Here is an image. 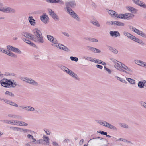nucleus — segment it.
I'll return each mask as SVG.
<instances>
[{"label":"nucleus","mask_w":146,"mask_h":146,"mask_svg":"<svg viewBox=\"0 0 146 146\" xmlns=\"http://www.w3.org/2000/svg\"><path fill=\"white\" fill-rule=\"evenodd\" d=\"M1 85L5 87L14 88L17 86L16 82L13 80L4 78L0 81Z\"/></svg>","instance_id":"obj_1"},{"label":"nucleus","mask_w":146,"mask_h":146,"mask_svg":"<svg viewBox=\"0 0 146 146\" xmlns=\"http://www.w3.org/2000/svg\"><path fill=\"white\" fill-rule=\"evenodd\" d=\"M115 64L114 67L119 71L123 72L126 73L128 74L129 72H132V70L120 62Z\"/></svg>","instance_id":"obj_2"},{"label":"nucleus","mask_w":146,"mask_h":146,"mask_svg":"<svg viewBox=\"0 0 146 146\" xmlns=\"http://www.w3.org/2000/svg\"><path fill=\"white\" fill-rule=\"evenodd\" d=\"M60 68L62 70L69 74L71 76L74 78L76 80H80V78L77 75L67 68L64 66L61 65L60 66Z\"/></svg>","instance_id":"obj_3"},{"label":"nucleus","mask_w":146,"mask_h":146,"mask_svg":"<svg viewBox=\"0 0 146 146\" xmlns=\"http://www.w3.org/2000/svg\"><path fill=\"white\" fill-rule=\"evenodd\" d=\"M3 4L0 2V11L5 13H15L16 11L15 9L7 6L3 7Z\"/></svg>","instance_id":"obj_4"},{"label":"nucleus","mask_w":146,"mask_h":146,"mask_svg":"<svg viewBox=\"0 0 146 146\" xmlns=\"http://www.w3.org/2000/svg\"><path fill=\"white\" fill-rule=\"evenodd\" d=\"M128 27L130 30L136 33L137 35L146 38V34L143 32L131 25L128 26Z\"/></svg>","instance_id":"obj_5"},{"label":"nucleus","mask_w":146,"mask_h":146,"mask_svg":"<svg viewBox=\"0 0 146 146\" xmlns=\"http://www.w3.org/2000/svg\"><path fill=\"white\" fill-rule=\"evenodd\" d=\"M67 12L74 19L78 22H80L81 20L79 16L71 9L67 8Z\"/></svg>","instance_id":"obj_6"},{"label":"nucleus","mask_w":146,"mask_h":146,"mask_svg":"<svg viewBox=\"0 0 146 146\" xmlns=\"http://www.w3.org/2000/svg\"><path fill=\"white\" fill-rule=\"evenodd\" d=\"M49 138L47 136L44 135L43 138L39 140L38 141H37L35 143V144H42L49 145Z\"/></svg>","instance_id":"obj_7"},{"label":"nucleus","mask_w":146,"mask_h":146,"mask_svg":"<svg viewBox=\"0 0 146 146\" xmlns=\"http://www.w3.org/2000/svg\"><path fill=\"white\" fill-rule=\"evenodd\" d=\"M98 123L108 128L117 131V129L113 125L104 121H102L98 122Z\"/></svg>","instance_id":"obj_8"},{"label":"nucleus","mask_w":146,"mask_h":146,"mask_svg":"<svg viewBox=\"0 0 146 146\" xmlns=\"http://www.w3.org/2000/svg\"><path fill=\"white\" fill-rule=\"evenodd\" d=\"M32 40L39 43H43L44 42L42 35L40 36H37L36 37H34V36H33Z\"/></svg>","instance_id":"obj_9"},{"label":"nucleus","mask_w":146,"mask_h":146,"mask_svg":"<svg viewBox=\"0 0 146 146\" xmlns=\"http://www.w3.org/2000/svg\"><path fill=\"white\" fill-rule=\"evenodd\" d=\"M7 49L9 51H11L18 54H21V51L18 48L12 46L10 45L7 46Z\"/></svg>","instance_id":"obj_10"},{"label":"nucleus","mask_w":146,"mask_h":146,"mask_svg":"<svg viewBox=\"0 0 146 146\" xmlns=\"http://www.w3.org/2000/svg\"><path fill=\"white\" fill-rule=\"evenodd\" d=\"M66 6V7L65 8L66 11H67V8H68L69 9H71L69 7H70L71 8L74 7L76 6V4L75 1L67 2L65 3Z\"/></svg>","instance_id":"obj_11"},{"label":"nucleus","mask_w":146,"mask_h":146,"mask_svg":"<svg viewBox=\"0 0 146 146\" xmlns=\"http://www.w3.org/2000/svg\"><path fill=\"white\" fill-rule=\"evenodd\" d=\"M47 37L48 40L52 43V45L53 46L55 44L58 42V41L56 39L50 35H47Z\"/></svg>","instance_id":"obj_12"},{"label":"nucleus","mask_w":146,"mask_h":146,"mask_svg":"<svg viewBox=\"0 0 146 146\" xmlns=\"http://www.w3.org/2000/svg\"><path fill=\"white\" fill-rule=\"evenodd\" d=\"M19 107L25 110L29 111H33L35 110L34 108L31 106L25 105H21L19 106Z\"/></svg>","instance_id":"obj_13"},{"label":"nucleus","mask_w":146,"mask_h":146,"mask_svg":"<svg viewBox=\"0 0 146 146\" xmlns=\"http://www.w3.org/2000/svg\"><path fill=\"white\" fill-rule=\"evenodd\" d=\"M49 15L55 21H57L59 20V18L56 14L51 9L49 10Z\"/></svg>","instance_id":"obj_14"},{"label":"nucleus","mask_w":146,"mask_h":146,"mask_svg":"<svg viewBox=\"0 0 146 146\" xmlns=\"http://www.w3.org/2000/svg\"><path fill=\"white\" fill-rule=\"evenodd\" d=\"M123 15V19H124L129 20L133 18L134 16L133 14L131 13H126Z\"/></svg>","instance_id":"obj_15"},{"label":"nucleus","mask_w":146,"mask_h":146,"mask_svg":"<svg viewBox=\"0 0 146 146\" xmlns=\"http://www.w3.org/2000/svg\"><path fill=\"white\" fill-rule=\"evenodd\" d=\"M32 31L33 34V35L34 36V37H36L42 35L41 31L36 28L34 29Z\"/></svg>","instance_id":"obj_16"},{"label":"nucleus","mask_w":146,"mask_h":146,"mask_svg":"<svg viewBox=\"0 0 146 146\" xmlns=\"http://www.w3.org/2000/svg\"><path fill=\"white\" fill-rule=\"evenodd\" d=\"M49 18L48 16L45 14H44L40 16L41 20L45 23H47Z\"/></svg>","instance_id":"obj_17"},{"label":"nucleus","mask_w":146,"mask_h":146,"mask_svg":"<svg viewBox=\"0 0 146 146\" xmlns=\"http://www.w3.org/2000/svg\"><path fill=\"white\" fill-rule=\"evenodd\" d=\"M22 35L24 37L27 38H29L30 39L32 40L33 35L32 34L29 33L25 32L23 33Z\"/></svg>","instance_id":"obj_18"},{"label":"nucleus","mask_w":146,"mask_h":146,"mask_svg":"<svg viewBox=\"0 0 146 146\" xmlns=\"http://www.w3.org/2000/svg\"><path fill=\"white\" fill-rule=\"evenodd\" d=\"M87 47L89 50L93 52L97 53H100L101 52V51L100 50L95 48L89 46H87Z\"/></svg>","instance_id":"obj_19"},{"label":"nucleus","mask_w":146,"mask_h":146,"mask_svg":"<svg viewBox=\"0 0 146 146\" xmlns=\"http://www.w3.org/2000/svg\"><path fill=\"white\" fill-rule=\"evenodd\" d=\"M110 36L112 37H116L119 36H120V33L117 31H111L110 32Z\"/></svg>","instance_id":"obj_20"},{"label":"nucleus","mask_w":146,"mask_h":146,"mask_svg":"<svg viewBox=\"0 0 146 146\" xmlns=\"http://www.w3.org/2000/svg\"><path fill=\"white\" fill-rule=\"evenodd\" d=\"M33 85L38 86L39 85L38 83L31 78H29L28 83Z\"/></svg>","instance_id":"obj_21"},{"label":"nucleus","mask_w":146,"mask_h":146,"mask_svg":"<svg viewBox=\"0 0 146 146\" xmlns=\"http://www.w3.org/2000/svg\"><path fill=\"white\" fill-rule=\"evenodd\" d=\"M138 86L140 88H143L144 86H146V81L145 80L139 81L138 84Z\"/></svg>","instance_id":"obj_22"},{"label":"nucleus","mask_w":146,"mask_h":146,"mask_svg":"<svg viewBox=\"0 0 146 146\" xmlns=\"http://www.w3.org/2000/svg\"><path fill=\"white\" fill-rule=\"evenodd\" d=\"M28 20L31 25L33 26L35 25L36 24L35 21L32 16H29Z\"/></svg>","instance_id":"obj_23"},{"label":"nucleus","mask_w":146,"mask_h":146,"mask_svg":"<svg viewBox=\"0 0 146 146\" xmlns=\"http://www.w3.org/2000/svg\"><path fill=\"white\" fill-rule=\"evenodd\" d=\"M126 8L130 12L134 13H136L138 11L137 9L130 6H127Z\"/></svg>","instance_id":"obj_24"},{"label":"nucleus","mask_w":146,"mask_h":146,"mask_svg":"<svg viewBox=\"0 0 146 146\" xmlns=\"http://www.w3.org/2000/svg\"><path fill=\"white\" fill-rule=\"evenodd\" d=\"M22 39L24 41L31 46L34 47L36 46L35 45L34 43L27 39L25 38H22Z\"/></svg>","instance_id":"obj_25"},{"label":"nucleus","mask_w":146,"mask_h":146,"mask_svg":"<svg viewBox=\"0 0 146 146\" xmlns=\"http://www.w3.org/2000/svg\"><path fill=\"white\" fill-rule=\"evenodd\" d=\"M131 39L133 40V41L140 44H142L143 43V41L139 39L133 35Z\"/></svg>","instance_id":"obj_26"},{"label":"nucleus","mask_w":146,"mask_h":146,"mask_svg":"<svg viewBox=\"0 0 146 146\" xmlns=\"http://www.w3.org/2000/svg\"><path fill=\"white\" fill-rule=\"evenodd\" d=\"M90 22L91 23L97 27H99L100 26V24L96 19H94L90 21Z\"/></svg>","instance_id":"obj_27"},{"label":"nucleus","mask_w":146,"mask_h":146,"mask_svg":"<svg viewBox=\"0 0 146 146\" xmlns=\"http://www.w3.org/2000/svg\"><path fill=\"white\" fill-rule=\"evenodd\" d=\"M113 23V25H115L123 26L125 25V24L123 23L116 21H114Z\"/></svg>","instance_id":"obj_28"},{"label":"nucleus","mask_w":146,"mask_h":146,"mask_svg":"<svg viewBox=\"0 0 146 146\" xmlns=\"http://www.w3.org/2000/svg\"><path fill=\"white\" fill-rule=\"evenodd\" d=\"M123 35L131 39L133 35L129 33L126 32L124 31L123 32Z\"/></svg>","instance_id":"obj_29"},{"label":"nucleus","mask_w":146,"mask_h":146,"mask_svg":"<svg viewBox=\"0 0 146 146\" xmlns=\"http://www.w3.org/2000/svg\"><path fill=\"white\" fill-rule=\"evenodd\" d=\"M83 58L87 60L90 61L94 62H95V61L96 60V59L95 58L88 56H84L83 57Z\"/></svg>","instance_id":"obj_30"},{"label":"nucleus","mask_w":146,"mask_h":146,"mask_svg":"<svg viewBox=\"0 0 146 146\" xmlns=\"http://www.w3.org/2000/svg\"><path fill=\"white\" fill-rule=\"evenodd\" d=\"M108 13L110 14L112 17H114L115 16L116 14L117 13L115 11L112 10H107Z\"/></svg>","instance_id":"obj_31"},{"label":"nucleus","mask_w":146,"mask_h":146,"mask_svg":"<svg viewBox=\"0 0 146 146\" xmlns=\"http://www.w3.org/2000/svg\"><path fill=\"white\" fill-rule=\"evenodd\" d=\"M58 42H57L53 46L58 48L60 49H62V47L63 46V45L61 44H58Z\"/></svg>","instance_id":"obj_32"},{"label":"nucleus","mask_w":146,"mask_h":146,"mask_svg":"<svg viewBox=\"0 0 146 146\" xmlns=\"http://www.w3.org/2000/svg\"><path fill=\"white\" fill-rule=\"evenodd\" d=\"M109 49L111 52L114 54H117L118 52V50L114 48H112L111 47H110Z\"/></svg>","instance_id":"obj_33"},{"label":"nucleus","mask_w":146,"mask_h":146,"mask_svg":"<svg viewBox=\"0 0 146 146\" xmlns=\"http://www.w3.org/2000/svg\"><path fill=\"white\" fill-rule=\"evenodd\" d=\"M95 62L96 63H99L104 65H106V63L99 60H96Z\"/></svg>","instance_id":"obj_34"},{"label":"nucleus","mask_w":146,"mask_h":146,"mask_svg":"<svg viewBox=\"0 0 146 146\" xmlns=\"http://www.w3.org/2000/svg\"><path fill=\"white\" fill-rule=\"evenodd\" d=\"M7 55L12 57H13L15 58H16L17 57V55L9 51L8 52Z\"/></svg>","instance_id":"obj_35"},{"label":"nucleus","mask_w":146,"mask_h":146,"mask_svg":"<svg viewBox=\"0 0 146 146\" xmlns=\"http://www.w3.org/2000/svg\"><path fill=\"white\" fill-rule=\"evenodd\" d=\"M126 79L128 81V82L131 84H134L135 83V80L131 78H127Z\"/></svg>","instance_id":"obj_36"},{"label":"nucleus","mask_w":146,"mask_h":146,"mask_svg":"<svg viewBox=\"0 0 146 146\" xmlns=\"http://www.w3.org/2000/svg\"><path fill=\"white\" fill-rule=\"evenodd\" d=\"M137 5L143 8H146V5L143 2H141L140 1V3Z\"/></svg>","instance_id":"obj_37"},{"label":"nucleus","mask_w":146,"mask_h":146,"mask_svg":"<svg viewBox=\"0 0 146 146\" xmlns=\"http://www.w3.org/2000/svg\"><path fill=\"white\" fill-rule=\"evenodd\" d=\"M124 15L123 14H117L116 13L115 17L123 19Z\"/></svg>","instance_id":"obj_38"},{"label":"nucleus","mask_w":146,"mask_h":146,"mask_svg":"<svg viewBox=\"0 0 146 146\" xmlns=\"http://www.w3.org/2000/svg\"><path fill=\"white\" fill-rule=\"evenodd\" d=\"M140 66L146 68V62L141 61Z\"/></svg>","instance_id":"obj_39"},{"label":"nucleus","mask_w":146,"mask_h":146,"mask_svg":"<svg viewBox=\"0 0 146 146\" xmlns=\"http://www.w3.org/2000/svg\"><path fill=\"white\" fill-rule=\"evenodd\" d=\"M120 125L121 127H123L125 128H128L129 127L128 125L125 123H121L120 124Z\"/></svg>","instance_id":"obj_40"},{"label":"nucleus","mask_w":146,"mask_h":146,"mask_svg":"<svg viewBox=\"0 0 146 146\" xmlns=\"http://www.w3.org/2000/svg\"><path fill=\"white\" fill-rule=\"evenodd\" d=\"M141 105L143 107L145 108L146 109V103L143 102L141 101L140 102Z\"/></svg>","instance_id":"obj_41"},{"label":"nucleus","mask_w":146,"mask_h":146,"mask_svg":"<svg viewBox=\"0 0 146 146\" xmlns=\"http://www.w3.org/2000/svg\"><path fill=\"white\" fill-rule=\"evenodd\" d=\"M5 94L6 95H9L11 97L14 96V94L8 91H6L5 93Z\"/></svg>","instance_id":"obj_42"},{"label":"nucleus","mask_w":146,"mask_h":146,"mask_svg":"<svg viewBox=\"0 0 146 146\" xmlns=\"http://www.w3.org/2000/svg\"><path fill=\"white\" fill-rule=\"evenodd\" d=\"M21 80L26 82L27 83H28L29 80V78L28 77H21Z\"/></svg>","instance_id":"obj_43"},{"label":"nucleus","mask_w":146,"mask_h":146,"mask_svg":"<svg viewBox=\"0 0 146 146\" xmlns=\"http://www.w3.org/2000/svg\"><path fill=\"white\" fill-rule=\"evenodd\" d=\"M28 125V124L27 123L22 121H20L19 126H27Z\"/></svg>","instance_id":"obj_44"},{"label":"nucleus","mask_w":146,"mask_h":146,"mask_svg":"<svg viewBox=\"0 0 146 146\" xmlns=\"http://www.w3.org/2000/svg\"><path fill=\"white\" fill-rule=\"evenodd\" d=\"M54 3H58L61 4H64V2L62 0H54Z\"/></svg>","instance_id":"obj_45"},{"label":"nucleus","mask_w":146,"mask_h":146,"mask_svg":"<svg viewBox=\"0 0 146 146\" xmlns=\"http://www.w3.org/2000/svg\"><path fill=\"white\" fill-rule=\"evenodd\" d=\"M71 60L72 61H74L75 62H77L78 60V58L76 57H74L71 56L70 57Z\"/></svg>","instance_id":"obj_46"},{"label":"nucleus","mask_w":146,"mask_h":146,"mask_svg":"<svg viewBox=\"0 0 146 146\" xmlns=\"http://www.w3.org/2000/svg\"><path fill=\"white\" fill-rule=\"evenodd\" d=\"M5 123H7L11 124L14 125V120L11 121L6 120L5 121Z\"/></svg>","instance_id":"obj_47"},{"label":"nucleus","mask_w":146,"mask_h":146,"mask_svg":"<svg viewBox=\"0 0 146 146\" xmlns=\"http://www.w3.org/2000/svg\"><path fill=\"white\" fill-rule=\"evenodd\" d=\"M10 128L13 130L17 131H19L20 129L19 128L13 127H10Z\"/></svg>","instance_id":"obj_48"},{"label":"nucleus","mask_w":146,"mask_h":146,"mask_svg":"<svg viewBox=\"0 0 146 146\" xmlns=\"http://www.w3.org/2000/svg\"><path fill=\"white\" fill-rule=\"evenodd\" d=\"M9 104L15 106L16 107H17L18 106V104H17L13 102H12L11 101H10Z\"/></svg>","instance_id":"obj_49"},{"label":"nucleus","mask_w":146,"mask_h":146,"mask_svg":"<svg viewBox=\"0 0 146 146\" xmlns=\"http://www.w3.org/2000/svg\"><path fill=\"white\" fill-rule=\"evenodd\" d=\"M97 132L98 133H100L101 134L103 135H106V134H107V133L106 132H104L103 131H97Z\"/></svg>","instance_id":"obj_50"},{"label":"nucleus","mask_w":146,"mask_h":146,"mask_svg":"<svg viewBox=\"0 0 146 146\" xmlns=\"http://www.w3.org/2000/svg\"><path fill=\"white\" fill-rule=\"evenodd\" d=\"M141 61V60H135L134 61L135 63L139 66L140 65Z\"/></svg>","instance_id":"obj_51"},{"label":"nucleus","mask_w":146,"mask_h":146,"mask_svg":"<svg viewBox=\"0 0 146 146\" xmlns=\"http://www.w3.org/2000/svg\"><path fill=\"white\" fill-rule=\"evenodd\" d=\"M8 116L10 117H13L15 118H17L18 117V116L15 115H12L11 114H10L8 115Z\"/></svg>","instance_id":"obj_52"},{"label":"nucleus","mask_w":146,"mask_h":146,"mask_svg":"<svg viewBox=\"0 0 146 146\" xmlns=\"http://www.w3.org/2000/svg\"><path fill=\"white\" fill-rule=\"evenodd\" d=\"M62 50L66 51H70L69 49L67 47L64 45H63V46L62 47Z\"/></svg>","instance_id":"obj_53"},{"label":"nucleus","mask_w":146,"mask_h":146,"mask_svg":"<svg viewBox=\"0 0 146 146\" xmlns=\"http://www.w3.org/2000/svg\"><path fill=\"white\" fill-rule=\"evenodd\" d=\"M14 125H17L19 126L20 125V121L18 120H14Z\"/></svg>","instance_id":"obj_54"},{"label":"nucleus","mask_w":146,"mask_h":146,"mask_svg":"<svg viewBox=\"0 0 146 146\" xmlns=\"http://www.w3.org/2000/svg\"><path fill=\"white\" fill-rule=\"evenodd\" d=\"M19 131H23L24 133H25L30 131L29 130L26 129H24L20 128H19Z\"/></svg>","instance_id":"obj_55"},{"label":"nucleus","mask_w":146,"mask_h":146,"mask_svg":"<svg viewBox=\"0 0 146 146\" xmlns=\"http://www.w3.org/2000/svg\"><path fill=\"white\" fill-rule=\"evenodd\" d=\"M100 138V137H98L97 138H95L91 139L89 140V141H90V142H94L96 140V139H99Z\"/></svg>","instance_id":"obj_56"},{"label":"nucleus","mask_w":146,"mask_h":146,"mask_svg":"<svg viewBox=\"0 0 146 146\" xmlns=\"http://www.w3.org/2000/svg\"><path fill=\"white\" fill-rule=\"evenodd\" d=\"M44 130L47 135H50V131H49L47 129H44Z\"/></svg>","instance_id":"obj_57"},{"label":"nucleus","mask_w":146,"mask_h":146,"mask_svg":"<svg viewBox=\"0 0 146 146\" xmlns=\"http://www.w3.org/2000/svg\"><path fill=\"white\" fill-rule=\"evenodd\" d=\"M113 22L111 21H108L106 23V25H113Z\"/></svg>","instance_id":"obj_58"},{"label":"nucleus","mask_w":146,"mask_h":146,"mask_svg":"<svg viewBox=\"0 0 146 146\" xmlns=\"http://www.w3.org/2000/svg\"><path fill=\"white\" fill-rule=\"evenodd\" d=\"M104 68L105 70L107 71L109 73H111V71L110 69L107 68L106 66H104Z\"/></svg>","instance_id":"obj_59"},{"label":"nucleus","mask_w":146,"mask_h":146,"mask_svg":"<svg viewBox=\"0 0 146 146\" xmlns=\"http://www.w3.org/2000/svg\"><path fill=\"white\" fill-rule=\"evenodd\" d=\"M133 1L137 5L140 3V1L139 0H133Z\"/></svg>","instance_id":"obj_60"},{"label":"nucleus","mask_w":146,"mask_h":146,"mask_svg":"<svg viewBox=\"0 0 146 146\" xmlns=\"http://www.w3.org/2000/svg\"><path fill=\"white\" fill-rule=\"evenodd\" d=\"M90 41H92L93 42H98V40L95 39L93 38H91L90 39Z\"/></svg>","instance_id":"obj_61"},{"label":"nucleus","mask_w":146,"mask_h":146,"mask_svg":"<svg viewBox=\"0 0 146 146\" xmlns=\"http://www.w3.org/2000/svg\"><path fill=\"white\" fill-rule=\"evenodd\" d=\"M63 34L65 36H66L67 37H69V34L66 32H64L63 33Z\"/></svg>","instance_id":"obj_62"},{"label":"nucleus","mask_w":146,"mask_h":146,"mask_svg":"<svg viewBox=\"0 0 146 146\" xmlns=\"http://www.w3.org/2000/svg\"><path fill=\"white\" fill-rule=\"evenodd\" d=\"M96 66L97 68H99L100 69H102V66L100 65H97Z\"/></svg>","instance_id":"obj_63"},{"label":"nucleus","mask_w":146,"mask_h":146,"mask_svg":"<svg viewBox=\"0 0 146 146\" xmlns=\"http://www.w3.org/2000/svg\"><path fill=\"white\" fill-rule=\"evenodd\" d=\"M53 144L54 146H58V144L56 142H54L53 143Z\"/></svg>","instance_id":"obj_64"}]
</instances>
